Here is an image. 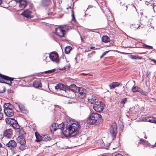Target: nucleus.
Returning a JSON list of instances; mask_svg holds the SVG:
<instances>
[{"label":"nucleus","mask_w":156,"mask_h":156,"mask_svg":"<svg viewBox=\"0 0 156 156\" xmlns=\"http://www.w3.org/2000/svg\"><path fill=\"white\" fill-rule=\"evenodd\" d=\"M4 111L6 115L9 117H11L14 115V112L12 108H9L4 110Z\"/></svg>","instance_id":"obj_17"},{"label":"nucleus","mask_w":156,"mask_h":156,"mask_svg":"<svg viewBox=\"0 0 156 156\" xmlns=\"http://www.w3.org/2000/svg\"><path fill=\"white\" fill-rule=\"evenodd\" d=\"M4 110L7 109L12 108V105L9 103H5L4 105Z\"/></svg>","instance_id":"obj_31"},{"label":"nucleus","mask_w":156,"mask_h":156,"mask_svg":"<svg viewBox=\"0 0 156 156\" xmlns=\"http://www.w3.org/2000/svg\"><path fill=\"white\" fill-rule=\"evenodd\" d=\"M153 8L154 11V12H156V5L154 4H153Z\"/></svg>","instance_id":"obj_46"},{"label":"nucleus","mask_w":156,"mask_h":156,"mask_svg":"<svg viewBox=\"0 0 156 156\" xmlns=\"http://www.w3.org/2000/svg\"><path fill=\"white\" fill-rule=\"evenodd\" d=\"M19 133L20 136H25V135L26 134L23 128H21L20 130Z\"/></svg>","instance_id":"obj_35"},{"label":"nucleus","mask_w":156,"mask_h":156,"mask_svg":"<svg viewBox=\"0 0 156 156\" xmlns=\"http://www.w3.org/2000/svg\"><path fill=\"white\" fill-rule=\"evenodd\" d=\"M143 46L144 47V48H148L149 49H153V47L152 46L147 45L145 44H144L143 45Z\"/></svg>","instance_id":"obj_39"},{"label":"nucleus","mask_w":156,"mask_h":156,"mask_svg":"<svg viewBox=\"0 0 156 156\" xmlns=\"http://www.w3.org/2000/svg\"><path fill=\"white\" fill-rule=\"evenodd\" d=\"M63 28L60 27L56 28L55 29L56 34L60 37H64L66 33V31L63 29Z\"/></svg>","instance_id":"obj_8"},{"label":"nucleus","mask_w":156,"mask_h":156,"mask_svg":"<svg viewBox=\"0 0 156 156\" xmlns=\"http://www.w3.org/2000/svg\"><path fill=\"white\" fill-rule=\"evenodd\" d=\"M3 118V113L2 112H0V120Z\"/></svg>","instance_id":"obj_45"},{"label":"nucleus","mask_w":156,"mask_h":156,"mask_svg":"<svg viewBox=\"0 0 156 156\" xmlns=\"http://www.w3.org/2000/svg\"><path fill=\"white\" fill-rule=\"evenodd\" d=\"M120 83L119 82H114L109 85V86L110 89H114L115 87L119 86Z\"/></svg>","instance_id":"obj_25"},{"label":"nucleus","mask_w":156,"mask_h":156,"mask_svg":"<svg viewBox=\"0 0 156 156\" xmlns=\"http://www.w3.org/2000/svg\"><path fill=\"white\" fill-rule=\"evenodd\" d=\"M81 40L82 41H83V39L81 36H80Z\"/></svg>","instance_id":"obj_62"},{"label":"nucleus","mask_w":156,"mask_h":156,"mask_svg":"<svg viewBox=\"0 0 156 156\" xmlns=\"http://www.w3.org/2000/svg\"><path fill=\"white\" fill-rule=\"evenodd\" d=\"M104 56L102 55L101 56H100V58H102Z\"/></svg>","instance_id":"obj_61"},{"label":"nucleus","mask_w":156,"mask_h":156,"mask_svg":"<svg viewBox=\"0 0 156 156\" xmlns=\"http://www.w3.org/2000/svg\"><path fill=\"white\" fill-rule=\"evenodd\" d=\"M142 120L144 121H147L156 124V118L154 117H144L143 118Z\"/></svg>","instance_id":"obj_13"},{"label":"nucleus","mask_w":156,"mask_h":156,"mask_svg":"<svg viewBox=\"0 0 156 156\" xmlns=\"http://www.w3.org/2000/svg\"><path fill=\"white\" fill-rule=\"evenodd\" d=\"M7 153L5 150L0 149V156H7Z\"/></svg>","instance_id":"obj_33"},{"label":"nucleus","mask_w":156,"mask_h":156,"mask_svg":"<svg viewBox=\"0 0 156 156\" xmlns=\"http://www.w3.org/2000/svg\"><path fill=\"white\" fill-rule=\"evenodd\" d=\"M26 147V145H25L24 146H23V145H21L20 144V146L19 147V149L22 151H23L25 149V147Z\"/></svg>","instance_id":"obj_43"},{"label":"nucleus","mask_w":156,"mask_h":156,"mask_svg":"<svg viewBox=\"0 0 156 156\" xmlns=\"http://www.w3.org/2000/svg\"><path fill=\"white\" fill-rule=\"evenodd\" d=\"M153 2V1H151V2H146V3H145V4H146V5H149L150 4H151V3Z\"/></svg>","instance_id":"obj_49"},{"label":"nucleus","mask_w":156,"mask_h":156,"mask_svg":"<svg viewBox=\"0 0 156 156\" xmlns=\"http://www.w3.org/2000/svg\"><path fill=\"white\" fill-rule=\"evenodd\" d=\"M140 25H138V24L137 25H132L131 27L132 28L134 29V30H136L138 29V28L139 27Z\"/></svg>","instance_id":"obj_40"},{"label":"nucleus","mask_w":156,"mask_h":156,"mask_svg":"<svg viewBox=\"0 0 156 156\" xmlns=\"http://www.w3.org/2000/svg\"><path fill=\"white\" fill-rule=\"evenodd\" d=\"M12 130L11 129L6 130L3 133V136L8 138L12 137Z\"/></svg>","instance_id":"obj_15"},{"label":"nucleus","mask_w":156,"mask_h":156,"mask_svg":"<svg viewBox=\"0 0 156 156\" xmlns=\"http://www.w3.org/2000/svg\"><path fill=\"white\" fill-rule=\"evenodd\" d=\"M12 121H13L12 120ZM13 123H10L9 124H10V126H12V127L15 129H19L20 127V126L18 124L17 121L16 120H13Z\"/></svg>","instance_id":"obj_19"},{"label":"nucleus","mask_w":156,"mask_h":156,"mask_svg":"<svg viewBox=\"0 0 156 156\" xmlns=\"http://www.w3.org/2000/svg\"><path fill=\"white\" fill-rule=\"evenodd\" d=\"M41 3L42 6L46 7L50 5L51 3V0H42Z\"/></svg>","instance_id":"obj_16"},{"label":"nucleus","mask_w":156,"mask_h":156,"mask_svg":"<svg viewBox=\"0 0 156 156\" xmlns=\"http://www.w3.org/2000/svg\"><path fill=\"white\" fill-rule=\"evenodd\" d=\"M93 108L97 112H101L104 109L103 104L99 101L95 102L93 105Z\"/></svg>","instance_id":"obj_6"},{"label":"nucleus","mask_w":156,"mask_h":156,"mask_svg":"<svg viewBox=\"0 0 156 156\" xmlns=\"http://www.w3.org/2000/svg\"><path fill=\"white\" fill-rule=\"evenodd\" d=\"M115 156H123L120 154H116Z\"/></svg>","instance_id":"obj_53"},{"label":"nucleus","mask_w":156,"mask_h":156,"mask_svg":"<svg viewBox=\"0 0 156 156\" xmlns=\"http://www.w3.org/2000/svg\"><path fill=\"white\" fill-rule=\"evenodd\" d=\"M91 49H93L95 48V47L94 46H92L90 47Z\"/></svg>","instance_id":"obj_57"},{"label":"nucleus","mask_w":156,"mask_h":156,"mask_svg":"<svg viewBox=\"0 0 156 156\" xmlns=\"http://www.w3.org/2000/svg\"><path fill=\"white\" fill-rule=\"evenodd\" d=\"M130 57L131 59H142V57H141L138 56L137 55H131L130 56Z\"/></svg>","instance_id":"obj_37"},{"label":"nucleus","mask_w":156,"mask_h":156,"mask_svg":"<svg viewBox=\"0 0 156 156\" xmlns=\"http://www.w3.org/2000/svg\"><path fill=\"white\" fill-rule=\"evenodd\" d=\"M109 51H105L102 54L104 56H105L107 53Z\"/></svg>","instance_id":"obj_51"},{"label":"nucleus","mask_w":156,"mask_h":156,"mask_svg":"<svg viewBox=\"0 0 156 156\" xmlns=\"http://www.w3.org/2000/svg\"><path fill=\"white\" fill-rule=\"evenodd\" d=\"M117 128L115 123H114L111 126L110 129V133L113 140L115 139L117 133Z\"/></svg>","instance_id":"obj_5"},{"label":"nucleus","mask_w":156,"mask_h":156,"mask_svg":"<svg viewBox=\"0 0 156 156\" xmlns=\"http://www.w3.org/2000/svg\"><path fill=\"white\" fill-rule=\"evenodd\" d=\"M49 58L51 60L56 63L59 62V56L58 54L56 52H51L49 55Z\"/></svg>","instance_id":"obj_7"},{"label":"nucleus","mask_w":156,"mask_h":156,"mask_svg":"<svg viewBox=\"0 0 156 156\" xmlns=\"http://www.w3.org/2000/svg\"><path fill=\"white\" fill-rule=\"evenodd\" d=\"M35 135L36 137L35 141L37 142H40L42 140V138L43 136H41L37 132H35Z\"/></svg>","instance_id":"obj_24"},{"label":"nucleus","mask_w":156,"mask_h":156,"mask_svg":"<svg viewBox=\"0 0 156 156\" xmlns=\"http://www.w3.org/2000/svg\"><path fill=\"white\" fill-rule=\"evenodd\" d=\"M44 102H43L41 104H46V103H47V102L45 101H43Z\"/></svg>","instance_id":"obj_55"},{"label":"nucleus","mask_w":156,"mask_h":156,"mask_svg":"<svg viewBox=\"0 0 156 156\" xmlns=\"http://www.w3.org/2000/svg\"><path fill=\"white\" fill-rule=\"evenodd\" d=\"M0 82L6 83L9 85L12 83V81L13 80V78L8 76L3 75L0 73Z\"/></svg>","instance_id":"obj_4"},{"label":"nucleus","mask_w":156,"mask_h":156,"mask_svg":"<svg viewBox=\"0 0 156 156\" xmlns=\"http://www.w3.org/2000/svg\"><path fill=\"white\" fill-rule=\"evenodd\" d=\"M2 112V109L1 107V106L0 105V112Z\"/></svg>","instance_id":"obj_58"},{"label":"nucleus","mask_w":156,"mask_h":156,"mask_svg":"<svg viewBox=\"0 0 156 156\" xmlns=\"http://www.w3.org/2000/svg\"><path fill=\"white\" fill-rule=\"evenodd\" d=\"M67 86H66L64 85L59 83L56 85L55 87V89L57 91H61L62 94L63 96H65L66 95V93H68Z\"/></svg>","instance_id":"obj_3"},{"label":"nucleus","mask_w":156,"mask_h":156,"mask_svg":"<svg viewBox=\"0 0 156 156\" xmlns=\"http://www.w3.org/2000/svg\"><path fill=\"white\" fill-rule=\"evenodd\" d=\"M140 93H141L143 95H146V94L142 90H141L140 89V91H139Z\"/></svg>","instance_id":"obj_47"},{"label":"nucleus","mask_w":156,"mask_h":156,"mask_svg":"<svg viewBox=\"0 0 156 156\" xmlns=\"http://www.w3.org/2000/svg\"><path fill=\"white\" fill-rule=\"evenodd\" d=\"M24 136H20L17 138V140L18 143H20L21 145L24 146L26 145V141L25 139Z\"/></svg>","instance_id":"obj_14"},{"label":"nucleus","mask_w":156,"mask_h":156,"mask_svg":"<svg viewBox=\"0 0 156 156\" xmlns=\"http://www.w3.org/2000/svg\"><path fill=\"white\" fill-rule=\"evenodd\" d=\"M127 98H125L122 100L120 103L121 104H122L124 105L126 102H127Z\"/></svg>","instance_id":"obj_41"},{"label":"nucleus","mask_w":156,"mask_h":156,"mask_svg":"<svg viewBox=\"0 0 156 156\" xmlns=\"http://www.w3.org/2000/svg\"><path fill=\"white\" fill-rule=\"evenodd\" d=\"M65 126L63 123H61L59 124H58V129H61L62 133L64 135V133L63 132V129H66V127H65Z\"/></svg>","instance_id":"obj_28"},{"label":"nucleus","mask_w":156,"mask_h":156,"mask_svg":"<svg viewBox=\"0 0 156 156\" xmlns=\"http://www.w3.org/2000/svg\"><path fill=\"white\" fill-rule=\"evenodd\" d=\"M6 145L9 149L12 150L16 147L17 143L15 140H10L8 143L6 144Z\"/></svg>","instance_id":"obj_12"},{"label":"nucleus","mask_w":156,"mask_h":156,"mask_svg":"<svg viewBox=\"0 0 156 156\" xmlns=\"http://www.w3.org/2000/svg\"><path fill=\"white\" fill-rule=\"evenodd\" d=\"M29 7L30 8L32 9L33 7V5L32 4L30 5Z\"/></svg>","instance_id":"obj_54"},{"label":"nucleus","mask_w":156,"mask_h":156,"mask_svg":"<svg viewBox=\"0 0 156 156\" xmlns=\"http://www.w3.org/2000/svg\"><path fill=\"white\" fill-rule=\"evenodd\" d=\"M138 144L142 143L144 145L146 146L148 145V143L145 140H144L142 139H141L140 140V142H138Z\"/></svg>","instance_id":"obj_34"},{"label":"nucleus","mask_w":156,"mask_h":156,"mask_svg":"<svg viewBox=\"0 0 156 156\" xmlns=\"http://www.w3.org/2000/svg\"><path fill=\"white\" fill-rule=\"evenodd\" d=\"M48 15H51L52 13L51 12H49L48 13Z\"/></svg>","instance_id":"obj_59"},{"label":"nucleus","mask_w":156,"mask_h":156,"mask_svg":"<svg viewBox=\"0 0 156 156\" xmlns=\"http://www.w3.org/2000/svg\"><path fill=\"white\" fill-rule=\"evenodd\" d=\"M51 139V138L48 135H45L42 136V140L43 141H49Z\"/></svg>","instance_id":"obj_30"},{"label":"nucleus","mask_w":156,"mask_h":156,"mask_svg":"<svg viewBox=\"0 0 156 156\" xmlns=\"http://www.w3.org/2000/svg\"><path fill=\"white\" fill-rule=\"evenodd\" d=\"M5 91V87H3V90L0 92L1 93H4Z\"/></svg>","instance_id":"obj_50"},{"label":"nucleus","mask_w":156,"mask_h":156,"mask_svg":"<svg viewBox=\"0 0 156 156\" xmlns=\"http://www.w3.org/2000/svg\"><path fill=\"white\" fill-rule=\"evenodd\" d=\"M102 41L103 42L107 43L109 42V44L107 45L108 47L110 45V42L109 37L107 36H104L102 38Z\"/></svg>","instance_id":"obj_23"},{"label":"nucleus","mask_w":156,"mask_h":156,"mask_svg":"<svg viewBox=\"0 0 156 156\" xmlns=\"http://www.w3.org/2000/svg\"><path fill=\"white\" fill-rule=\"evenodd\" d=\"M32 12V11L31 10L27 9L23 12L21 15L27 19H31L34 17L33 15L31 14Z\"/></svg>","instance_id":"obj_11"},{"label":"nucleus","mask_w":156,"mask_h":156,"mask_svg":"<svg viewBox=\"0 0 156 156\" xmlns=\"http://www.w3.org/2000/svg\"><path fill=\"white\" fill-rule=\"evenodd\" d=\"M126 11L128 9L131 13H136L137 10L135 6L133 4H129L126 6Z\"/></svg>","instance_id":"obj_10"},{"label":"nucleus","mask_w":156,"mask_h":156,"mask_svg":"<svg viewBox=\"0 0 156 156\" xmlns=\"http://www.w3.org/2000/svg\"><path fill=\"white\" fill-rule=\"evenodd\" d=\"M72 49V47L70 46H67L65 47V53L66 54H69Z\"/></svg>","instance_id":"obj_32"},{"label":"nucleus","mask_w":156,"mask_h":156,"mask_svg":"<svg viewBox=\"0 0 156 156\" xmlns=\"http://www.w3.org/2000/svg\"><path fill=\"white\" fill-rule=\"evenodd\" d=\"M140 88L138 87H135L132 88V90L133 92H135L137 91H140Z\"/></svg>","instance_id":"obj_38"},{"label":"nucleus","mask_w":156,"mask_h":156,"mask_svg":"<svg viewBox=\"0 0 156 156\" xmlns=\"http://www.w3.org/2000/svg\"><path fill=\"white\" fill-rule=\"evenodd\" d=\"M88 102L90 104H94L95 102H97L98 101H96L97 100L95 97L92 96L91 97L88 98Z\"/></svg>","instance_id":"obj_22"},{"label":"nucleus","mask_w":156,"mask_h":156,"mask_svg":"<svg viewBox=\"0 0 156 156\" xmlns=\"http://www.w3.org/2000/svg\"><path fill=\"white\" fill-rule=\"evenodd\" d=\"M72 16V17L73 20H74V21H75L76 20V19L75 17V16L73 12Z\"/></svg>","instance_id":"obj_48"},{"label":"nucleus","mask_w":156,"mask_h":156,"mask_svg":"<svg viewBox=\"0 0 156 156\" xmlns=\"http://www.w3.org/2000/svg\"><path fill=\"white\" fill-rule=\"evenodd\" d=\"M12 120H16L15 119L13 118H7L5 119L6 122L7 123H8V124L12 123H13V121H12Z\"/></svg>","instance_id":"obj_29"},{"label":"nucleus","mask_w":156,"mask_h":156,"mask_svg":"<svg viewBox=\"0 0 156 156\" xmlns=\"http://www.w3.org/2000/svg\"><path fill=\"white\" fill-rule=\"evenodd\" d=\"M70 67V64H68L66 65V66H65L63 67L62 69H61V70H64L66 69H69Z\"/></svg>","instance_id":"obj_42"},{"label":"nucleus","mask_w":156,"mask_h":156,"mask_svg":"<svg viewBox=\"0 0 156 156\" xmlns=\"http://www.w3.org/2000/svg\"><path fill=\"white\" fill-rule=\"evenodd\" d=\"M102 121V119L101 115L97 113H91L89 116L87 122L90 125H97Z\"/></svg>","instance_id":"obj_2"},{"label":"nucleus","mask_w":156,"mask_h":156,"mask_svg":"<svg viewBox=\"0 0 156 156\" xmlns=\"http://www.w3.org/2000/svg\"><path fill=\"white\" fill-rule=\"evenodd\" d=\"M151 61H153L155 64H156V60L154 59H150Z\"/></svg>","instance_id":"obj_52"},{"label":"nucleus","mask_w":156,"mask_h":156,"mask_svg":"<svg viewBox=\"0 0 156 156\" xmlns=\"http://www.w3.org/2000/svg\"><path fill=\"white\" fill-rule=\"evenodd\" d=\"M95 53V51H93L91 53V54H94Z\"/></svg>","instance_id":"obj_56"},{"label":"nucleus","mask_w":156,"mask_h":156,"mask_svg":"<svg viewBox=\"0 0 156 156\" xmlns=\"http://www.w3.org/2000/svg\"><path fill=\"white\" fill-rule=\"evenodd\" d=\"M19 3H20L19 6L22 9H23L26 7L27 5V2L24 0H22Z\"/></svg>","instance_id":"obj_26"},{"label":"nucleus","mask_w":156,"mask_h":156,"mask_svg":"<svg viewBox=\"0 0 156 156\" xmlns=\"http://www.w3.org/2000/svg\"><path fill=\"white\" fill-rule=\"evenodd\" d=\"M58 124L57 123H54L52 125V126L50 127L51 132L58 129Z\"/></svg>","instance_id":"obj_27"},{"label":"nucleus","mask_w":156,"mask_h":156,"mask_svg":"<svg viewBox=\"0 0 156 156\" xmlns=\"http://www.w3.org/2000/svg\"><path fill=\"white\" fill-rule=\"evenodd\" d=\"M56 70V69H51V70H49L46 71L44 72L46 73H49V74H51L52 73H54L55 71Z\"/></svg>","instance_id":"obj_36"},{"label":"nucleus","mask_w":156,"mask_h":156,"mask_svg":"<svg viewBox=\"0 0 156 156\" xmlns=\"http://www.w3.org/2000/svg\"><path fill=\"white\" fill-rule=\"evenodd\" d=\"M81 126L79 122L73 123L66 126V129H63L64 135L65 136H71L77 137L80 134V132Z\"/></svg>","instance_id":"obj_1"},{"label":"nucleus","mask_w":156,"mask_h":156,"mask_svg":"<svg viewBox=\"0 0 156 156\" xmlns=\"http://www.w3.org/2000/svg\"><path fill=\"white\" fill-rule=\"evenodd\" d=\"M7 92L9 94H11L12 93H14V91L13 90L11 89H9L7 90Z\"/></svg>","instance_id":"obj_44"},{"label":"nucleus","mask_w":156,"mask_h":156,"mask_svg":"<svg viewBox=\"0 0 156 156\" xmlns=\"http://www.w3.org/2000/svg\"><path fill=\"white\" fill-rule=\"evenodd\" d=\"M67 89L68 90V93L71 90L76 93H78L81 90V88L76 86L75 84H73L70 86H67Z\"/></svg>","instance_id":"obj_9"},{"label":"nucleus","mask_w":156,"mask_h":156,"mask_svg":"<svg viewBox=\"0 0 156 156\" xmlns=\"http://www.w3.org/2000/svg\"><path fill=\"white\" fill-rule=\"evenodd\" d=\"M154 147H156V143L154 144Z\"/></svg>","instance_id":"obj_64"},{"label":"nucleus","mask_w":156,"mask_h":156,"mask_svg":"<svg viewBox=\"0 0 156 156\" xmlns=\"http://www.w3.org/2000/svg\"><path fill=\"white\" fill-rule=\"evenodd\" d=\"M33 86L35 88L41 87L42 83L39 81L35 80L33 83Z\"/></svg>","instance_id":"obj_20"},{"label":"nucleus","mask_w":156,"mask_h":156,"mask_svg":"<svg viewBox=\"0 0 156 156\" xmlns=\"http://www.w3.org/2000/svg\"><path fill=\"white\" fill-rule=\"evenodd\" d=\"M2 3V1L0 0V5H1Z\"/></svg>","instance_id":"obj_60"},{"label":"nucleus","mask_w":156,"mask_h":156,"mask_svg":"<svg viewBox=\"0 0 156 156\" xmlns=\"http://www.w3.org/2000/svg\"><path fill=\"white\" fill-rule=\"evenodd\" d=\"M78 94L79 97L82 99H84L86 97V90H85L81 89V90L80 91Z\"/></svg>","instance_id":"obj_18"},{"label":"nucleus","mask_w":156,"mask_h":156,"mask_svg":"<svg viewBox=\"0 0 156 156\" xmlns=\"http://www.w3.org/2000/svg\"><path fill=\"white\" fill-rule=\"evenodd\" d=\"M16 104L20 110L22 112L25 113L26 112L27 110L25 109V106L23 104L20 103H18Z\"/></svg>","instance_id":"obj_21"},{"label":"nucleus","mask_w":156,"mask_h":156,"mask_svg":"<svg viewBox=\"0 0 156 156\" xmlns=\"http://www.w3.org/2000/svg\"><path fill=\"white\" fill-rule=\"evenodd\" d=\"M77 0H73V2H75L76 1H77Z\"/></svg>","instance_id":"obj_63"}]
</instances>
